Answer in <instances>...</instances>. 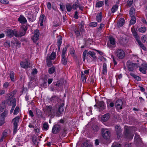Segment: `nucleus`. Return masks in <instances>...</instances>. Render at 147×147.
Returning <instances> with one entry per match:
<instances>
[{
	"label": "nucleus",
	"mask_w": 147,
	"mask_h": 147,
	"mask_svg": "<svg viewBox=\"0 0 147 147\" xmlns=\"http://www.w3.org/2000/svg\"><path fill=\"white\" fill-rule=\"evenodd\" d=\"M9 76L11 81L12 82H14L15 74L13 71L11 70L10 71Z\"/></svg>",
	"instance_id": "bb28decb"
},
{
	"label": "nucleus",
	"mask_w": 147,
	"mask_h": 147,
	"mask_svg": "<svg viewBox=\"0 0 147 147\" xmlns=\"http://www.w3.org/2000/svg\"><path fill=\"white\" fill-rule=\"evenodd\" d=\"M104 5V1H99L96 3L95 5V7H96L99 8Z\"/></svg>",
	"instance_id": "473e14b6"
},
{
	"label": "nucleus",
	"mask_w": 147,
	"mask_h": 147,
	"mask_svg": "<svg viewBox=\"0 0 147 147\" xmlns=\"http://www.w3.org/2000/svg\"><path fill=\"white\" fill-rule=\"evenodd\" d=\"M115 55L118 59H122L125 57V53L123 49H116Z\"/></svg>",
	"instance_id": "20e7f679"
},
{
	"label": "nucleus",
	"mask_w": 147,
	"mask_h": 147,
	"mask_svg": "<svg viewBox=\"0 0 147 147\" xmlns=\"http://www.w3.org/2000/svg\"><path fill=\"white\" fill-rule=\"evenodd\" d=\"M62 43V36L60 35L59 38L57 39V46L59 49V50L61 45Z\"/></svg>",
	"instance_id": "7c9ffc66"
},
{
	"label": "nucleus",
	"mask_w": 147,
	"mask_h": 147,
	"mask_svg": "<svg viewBox=\"0 0 147 147\" xmlns=\"http://www.w3.org/2000/svg\"><path fill=\"white\" fill-rule=\"evenodd\" d=\"M110 117V114L109 113H107L102 115L101 119L102 121L106 122L109 119Z\"/></svg>",
	"instance_id": "dca6fc26"
},
{
	"label": "nucleus",
	"mask_w": 147,
	"mask_h": 147,
	"mask_svg": "<svg viewBox=\"0 0 147 147\" xmlns=\"http://www.w3.org/2000/svg\"><path fill=\"white\" fill-rule=\"evenodd\" d=\"M19 111V107L18 106H16L15 108V109L14 111L13 114L14 115H17Z\"/></svg>",
	"instance_id": "8fccbe9b"
},
{
	"label": "nucleus",
	"mask_w": 147,
	"mask_h": 147,
	"mask_svg": "<svg viewBox=\"0 0 147 147\" xmlns=\"http://www.w3.org/2000/svg\"><path fill=\"white\" fill-rule=\"evenodd\" d=\"M64 103H62L60 105L58 109V114H57V116H59L61 114L63 113L64 109Z\"/></svg>",
	"instance_id": "ddd939ff"
},
{
	"label": "nucleus",
	"mask_w": 147,
	"mask_h": 147,
	"mask_svg": "<svg viewBox=\"0 0 147 147\" xmlns=\"http://www.w3.org/2000/svg\"><path fill=\"white\" fill-rule=\"evenodd\" d=\"M146 30V28L145 26L141 27L138 29L139 32L142 33H145Z\"/></svg>",
	"instance_id": "58836bf2"
},
{
	"label": "nucleus",
	"mask_w": 147,
	"mask_h": 147,
	"mask_svg": "<svg viewBox=\"0 0 147 147\" xmlns=\"http://www.w3.org/2000/svg\"><path fill=\"white\" fill-rule=\"evenodd\" d=\"M131 20L130 21V24L131 25L134 24L136 22V19L135 16H130Z\"/></svg>",
	"instance_id": "c85d7f7f"
},
{
	"label": "nucleus",
	"mask_w": 147,
	"mask_h": 147,
	"mask_svg": "<svg viewBox=\"0 0 147 147\" xmlns=\"http://www.w3.org/2000/svg\"><path fill=\"white\" fill-rule=\"evenodd\" d=\"M107 72V64L105 63L103 64L102 74L104 75L106 74Z\"/></svg>",
	"instance_id": "b1692460"
},
{
	"label": "nucleus",
	"mask_w": 147,
	"mask_h": 147,
	"mask_svg": "<svg viewBox=\"0 0 147 147\" xmlns=\"http://www.w3.org/2000/svg\"><path fill=\"white\" fill-rule=\"evenodd\" d=\"M97 25V23L96 22H90L89 24V26L90 27H96Z\"/></svg>",
	"instance_id": "3c124183"
},
{
	"label": "nucleus",
	"mask_w": 147,
	"mask_h": 147,
	"mask_svg": "<svg viewBox=\"0 0 147 147\" xmlns=\"http://www.w3.org/2000/svg\"><path fill=\"white\" fill-rule=\"evenodd\" d=\"M107 104L108 109H110L111 107H113L114 106V103L112 102L111 99H107Z\"/></svg>",
	"instance_id": "aec40b11"
},
{
	"label": "nucleus",
	"mask_w": 147,
	"mask_h": 147,
	"mask_svg": "<svg viewBox=\"0 0 147 147\" xmlns=\"http://www.w3.org/2000/svg\"><path fill=\"white\" fill-rule=\"evenodd\" d=\"M29 26L28 24L22 25L20 27L19 32L15 29L13 30L11 29H7L5 31L6 34L10 38L14 36L17 38H21L26 34Z\"/></svg>",
	"instance_id": "f257e3e1"
},
{
	"label": "nucleus",
	"mask_w": 147,
	"mask_h": 147,
	"mask_svg": "<svg viewBox=\"0 0 147 147\" xmlns=\"http://www.w3.org/2000/svg\"><path fill=\"white\" fill-rule=\"evenodd\" d=\"M121 145L117 143H114L112 146L111 147H121Z\"/></svg>",
	"instance_id": "bf43d9fd"
},
{
	"label": "nucleus",
	"mask_w": 147,
	"mask_h": 147,
	"mask_svg": "<svg viewBox=\"0 0 147 147\" xmlns=\"http://www.w3.org/2000/svg\"><path fill=\"white\" fill-rule=\"evenodd\" d=\"M78 13L77 11H76L75 12V14L74 16V18L76 19H77L78 18Z\"/></svg>",
	"instance_id": "774afa93"
},
{
	"label": "nucleus",
	"mask_w": 147,
	"mask_h": 147,
	"mask_svg": "<svg viewBox=\"0 0 147 147\" xmlns=\"http://www.w3.org/2000/svg\"><path fill=\"white\" fill-rule=\"evenodd\" d=\"M52 86L53 87V88L56 89L57 91L59 90V88H61L62 86L61 83L59 81L53 82L52 84Z\"/></svg>",
	"instance_id": "9b49d317"
},
{
	"label": "nucleus",
	"mask_w": 147,
	"mask_h": 147,
	"mask_svg": "<svg viewBox=\"0 0 147 147\" xmlns=\"http://www.w3.org/2000/svg\"><path fill=\"white\" fill-rule=\"evenodd\" d=\"M130 75L131 76L133 77L137 81H140L141 80V78L140 77L136 75L134 73H130Z\"/></svg>",
	"instance_id": "c9c22d12"
},
{
	"label": "nucleus",
	"mask_w": 147,
	"mask_h": 147,
	"mask_svg": "<svg viewBox=\"0 0 147 147\" xmlns=\"http://www.w3.org/2000/svg\"><path fill=\"white\" fill-rule=\"evenodd\" d=\"M46 18L45 15L43 14H41L40 17L39 21H40V26H43V22L45 21Z\"/></svg>",
	"instance_id": "412c9836"
},
{
	"label": "nucleus",
	"mask_w": 147,
	"mask_h": 147,
	"mask_svg": "<svg viewBox=\"0 0 147 147\" xmlns=\"http://www.w3.org/2000/svg\"><path fill=\"white\" fill-rule=\"evenodd\" d=\"M37 136L33 135L32 136V140L33 144L35 145H38V142H37L38 137Z\"/></svg>",
	"instance_id": "5701e85b"
},
{
	"label": "nucleus",
	"mask_w": 147,
	"mask_h": 147,
	"mask_svg": "<svg viewBox=\"0 0 147 147\" xmlns=\"http://www.w3.org/2000/svg\"><path fill=\"white\" fill-rule=\"evenodd\" d=\"M121 129H117L116 131L117 135V138L118 139H119L121 137Z\"/></svg>",
	"instance_id": "79ce46f5"
},
{
	"label": "nucleus",
	"mask_w": 147,
	"mask_h": 147,
	"mask_svg": "<svg viewBox=\"0 0 147 147\" xmlns=\"http://www.w3.org/2000/svg\"><path fill=\"white\" fill-rule=\"evenodd\" d=\"M95 53L94 51H89L87 55H88L90 56L94 59L96 60L97 59V57L95 56Z\"/></svg>",
	"instance_id": "c756f323"
},
{
	"label": "nucleus",
	"mask_w": 147,
	"mask_h": 147,
	"mask_svg": "<svg viewBox=\"0 0 147 147\" xmlns=\"http://www.w3.org/2000/svg\"><path fill=\"white\" fill-rule=\"evenodd\" d=\"M135 9L134 7H131L129 10V14L130 16H134L135 13Z\"/></svg>",
	"instance_id": "ea45409f"
},
{
	"label": "nucleus",
	"mask_w": 147,
	"mask_h": 147,
	"mask_svg": "<svg viewBox=\"0 0 147 147\" xmlns=\"http://www.w3.org/2000/svg\"><path fill=\"white\" fill-rule=\"evenodd\" d=\"M139 70L141 72L144 74H146V69L144 67H140Z\"/></svg>",
	"instance_id": "13d9d810"
},
{
	"label": "nucleus",
	"mask_w": 147,
	"mask_h": 147,
	"mask_svg": "<svg viewBox=\"0 0 147 147\" xmlns=\"http://www.w3.org/2000/svg\"><path fill=\"white\" fill-rule=\"evenodd\" d=\"M111 59L113 60L114 65H116L117 64V63L115 60V59L114 57V56L113 55H111Z\"/></svg>",
	"instance_id": "69168bd1"
},
{
	"label": "nucleus",
	"mask_w": 147,
	"mask_h": 147,
	"mask_svg": "<svg viewBox=\"0 0 147 147\" xmlns=\"http://www.w3.org/2000/svg\"><path fill=\"white\" fill-rule=\"evenodd\" d=\"M74 32L75 34L77 36H78L80 35V32L79 30L77 29H75L74 30Z\"/></svg>",
	"instance_id": "680f3d73"
},
{
	"label": "nucleus",
	"mask_w": 147,
	"mask_h": 147,
	"mask_svg": "<svg viewBox=\"0 0 147 147\" xmlns=\"http://www.w3.org/2000/svg\"><path fill=\"white\" fill-rule=\"evenodd\" d=\"M109 40L111 44L112 45H114L116 44V41L115 39L113 36H110L109 38Z\"/></svg>",
	"instance_id": "2f4dec72"
},
{
	"label": "nucleus",
	"mask_w": 147,
	"mask_h": 147,
	"mask_svg": "<svg viewBox=\"0 0 147 147\" xmlns=\"http://www.w3.org/2000/svg\"><path fill=\"white\" fill-rule=\"evenodd\" d=\"M87 51L86 50H85L84 51L83 53V61H85V57H86V55L87 54Z\"/></svg>",
	"instance_id": "e2e57ef3"
},
{
	"label": "nucleus",
	"mask_w": 147,
	"mask_h": 147,
	"mask_svg": "<svg viewBox=\"0 0 147 147\" xmlns=\"http://www.w3.org/2000/svg\"><path fill=\"white\" fill-rule=\"evenodd\" d=\"M55 71V67L54 66H52L49 68L48 72L50 74H52Z\"/></svg>",
	"instance_id": "72a5a7b5"
},
{
	"label": "nucleus",
	"mask_w": 147,
	"mask_h": 147,
	"mask_svg": "<svg viewBox=\"0 0 147 147\" xmlns=\"http://www.w3.org/2000/svg\"><path fill=\"white\" fill-rule=\"evenodd\" d=\"M61 125L59 124L55 125L53 127L52 129H61Z\"/></svg>",
	"instance_id": "6e6d98bb"
},
{
	"label": "nucleus",
	"mask_w": 147,
	"mask_h": 147,
	"mask_svg": "<svg viewBox=\"0 0 147 147\" xmlns=\"http://www.w3.org/2000/svg\"><path fill=\"white\" fill-rule=\"evenodd\" d=\"M89 144L88 143L87 141H86L82 143L81 147H87Z\"/></svg>",
	"instance_id": "5fc2aeb1"
},
{
	"label": "nucleus",
	"mask_w": 147,
	"mask_h": 147,
	"mask_svg": "<svg viewBox=\"0 0 147 147\" xmlns=\"http://www.w3.org/2000/svg\"><path fill=\"white\" fill-rule=\"evenodd\" d=\"M27 17L29 21L33 22L35 20L36 16L34 14H28Z\"/></svg>",
	"instance_id": "6ab92c4d"
},
{
	"label": "nucleus",
	"mask_w": 147,
	"mask_h": 147,
	"mask_svg": "<svg viewBox=\"0 0 147 147\" xmlns=\"http://www.w3.org/2000/svg\"><path fill=\"white\" fill-rule=\"evenodd\" d=\"M80 5L79 1L78 0L74 3L72 5V8L74 10H76Z\"/></svg>",
	"instance_id": "cd10ccee"
},
{
	"label": "nucleus",
	"mask_w": 147,
	"mask_h": 147,
	"mask_svg": "<svg viewBox=\"0 0 147 147\" xmlns=\"http://www.w3.org/2000/svg\"><path fill=\"white\" fill-rule=\"evenodd\" d=\"M56 53L54 52H53L49 57V59L51 60H54L56 57Z\"/></svg>",
	"instance_id": "4c0bfd02"
},
{
	"label": "nucleus",
	"mask_w": 147,
	"mask_h": 147,
	"mask_svg": "<svg viewBox=\"0 0 147 147\" xmlns=\"http://www.w3.org/2000/svg\"><path fill=\"white\" fill-rule=\"evenodd\" d=\"M126 64L128 70L131 72L133 71L135 67H137L136 63H132L130 61H128Z\"/></svg>",
	"instance_id": "0eeeda50"
},
{
	"label": "nucleus",
	"mask_w": 147,
	"mask_h": 147,
	"mask_svg": "<svg viewBox=\"0 0 147 147\" xmlns=\"http://www.w3.org/2000/svg\"><path fill=\"white\" fill-rule=\"evenodd\" d=\"M6 97H8L9 98L8 99H9L10 100H13V99L15 98H14V95H13V94L11 92L7 94Z\"/></svg>",
	"instance_id": "a19ab883"
},
{
	"label": "nucleus",
	"mask_w": 147,
	"mask_h": 147,
	"mask_svg": "<svg viewBox=\"0 0 147 147\" xmlns=\"http://www.w3.org/2000/svg\"><path fill=\"white\" fill-rule=\"evenodd\" d=\"M123 102L121 99H118L117 100L115 103V108L116 110L119 111L122 109V106Z\"/></svg>",
	"instance_id": "9d476101"
},
{
	"label": "nucleus",
	"mask_w": 147,
	"mask_h": 147,
	"mask_svg": "<svg viewBox=\"0 0 147 147\" xmlns=\"http://www.w3.org/2000/svg\"><path fill=\"white\" fill-rule=\"evenodd\" d=\"M7 103V99L6 100L3 101L0 104V112H2L4 109L6 107Z\"/></svg>",
	"instance_id": "4468645a"
},
{
	"label": "nucleus",
	"mask_w": 147,
	"mask_h": 147,
	"mask_svg": "<svg viewBox=\"0 0 147 147\" xmlns=\"http://www.w3.org/2000/svg\"><path fill=\"white\" fill-rule=\"evenodd\" d=\"M130 129H125L123 132V135L125 138L127 139H132L134 134L130 131Z\"/></svg>",
	"instance_id": "6e6552de"
},
{
	"label": "nucleus",
	"mask_w": 147,
	"mask_h": 147,
	"mask_svg": "<svg viewBox=\"0 0 147 147\" xmlns=\"http://www.w3.org/2000/svg\"><path fill=\"white\" fill-rule=\"evenodd\" d=\"M52 132L54 134H57L59 133L61 129H52Z\"/></svg>",
	"instance_id": "052dcab7"
},
{
	"label": "nucleus",
	"mask_w": 147,
	"mask_h": 147,
	"mask_svg": "<svg viewBox=\"0 0 147 147\" xmlns=\"http://www.w3.org/2000/svg\"><path fill=\"white\" fill-rule=\"evenodd\" d=\"M8 111L7 109H5L4 111L0 115L1 119L5 121V119L7 115Z\"/></svg>",
	"instance_id": "4be33fe9"
},
{
	"label": "nucleus",
	"mask_w": 147,
	"mask_h": 147,
	"mask_svg": "<svg viewBox=\"0 0 147 147\" xmlns=\"http://www.w3.org/2000/svg\"><path fill=\"white\" fill-rule=\"evenodd\" d=\"M118 8V6L117 5H113L111 9V11L112 13H114L116 12Z\"/></svg>",
	"instance_id": "e433bc0d"
},
{
	"label": "nucleus",
	"mask_w": 147,
	"mask_h": 147,
	"mask_svg": "<svg viewBox=\"0 0 147 147\" xmlns=\"http://www.w3.org/2000/svg\"><path fill=\"white\" fill-rule=\"evenodd\" d=\"M102 13L101 12H100L97 14L96 17V20L98 22H100L102 21Z\"/></svg>",
	"instance_id": "393cba45"
},
{
	"label": "nucleus",
	"mask_w": 147,
	"mask_h": 147,
	"mask_svg": "<svg viewBox=\"0 0 147 147\" xmlns=\"http://www.w3.org/2000/svg\"><path fill=\"white\" fill-rule=\"evenodd\" d=\"M81 77L82 79V81H84L85 80V82L86 81V76L84 74L82 71L81 72Z\"/></svg>",
	"instance_id": "09e8293b"
},
{
	"label": "nucleus",
	"mask_w": 147,
	"mask_h": 147,
	"mask_svg": "<svg viewBox=\"0 0 147 147\" xmlns=\"http://www.w3.org/2000/svg\"><path fill=\"white\" fill-rule=\"evenodd\" d=\"M4 46L6 48H9L10 46V41H7L5 42L3 44Z\"/></svg>",
	"instance_id": "49530a36"
},
{
	"label": "nucleus",
	"mask_w": 147,
	"mask_h": 147,
	"mask_svg": "<svg viewBox=\"0 0 147 147\" xmlns=\"http://www.w3.org/2000/svg\"><path fill=\"white\" fill-rule=\"evenodd\" d=\"M58 100V98L56 96H53L50 99V101L53 102H56V101Z\"/></svg>",
	"instance_id": "c03bdc74"
},
{
	"label": "nucleus",
	"mask_w": 147,
	"mask_h": 147,
	"mask_svg": "<svg viewBox=\"0 0 147 147\" xmlns=\"http://www.w3.org/2000/svg\"><path fill=\"white\" fill-rule=\"evenodd\" d=\"M9 99H7V104L9 106L11 105V104H12V108L14 109L16 105V99L15 98L10 100Z\"/></svg>",
	"instance_id": "f3484780"
},
{
	"label": "nucleus",
	"mask_w": 147,
	"mask_h": 147,
	"mask_svg": "<svg viewBox=\"0 0 147 147\" xmlns=\"http://www.w3.org/2000/svg\"><path fill=\"white\" fill-rule=\"evenodd\" d=\"M0 2L3 4H8L9 2L7 0H0Z\"/></svg>",
	"instance_id": "0e129e2a"
},
{
	"label": "nucleus",
	"mask_w": 147,
	"mask_h": 147,
	"mask_svg": "<svg viewBox=\"0 0 147 147\" xmlns=\"http://www.w3.org/2000/svg\"><path fill=\"white\" fill-rule=\"evenodd\" d=\"M125 21L124 18H121L119 19L117 23V25L120 27L123 26L125 23Z\"/></svg>",
	"instance_id": "a878e982"
},
{
	"label": "nucleus",
	"mask_w": 147,
	"mask_h": 147,
	"mask_svg": "<svg viewBox=\"0 0 147 147\" xmlns=\"http://www.w3.org/2000/svg\"><path fill=\"white\" fill-rule=\"evenodd\" d=\"M131 30L133 36L135 38L136 42L138 44L139 46L144 50H146V48L143 43L145 42L146 40V36L145 35L142 36L141 37V40L142 42V43L140 40V37L135 28H131Z\"/></svg>",
	"instance_id": "f03ea898"
},
{
	"label": "nucleus",
	"mask_w": 147,
	"mask_h": 147,
	"mask_svg": "<svg viewBox=\"0 0 147 147\" xmlns=\"http://www.w3.org/2000/svg\"><path fill=\"white\" fill-rule=\"evenodd\" d=\"M18 21L21 24H25L27 22L26 18L22 15L20 16L19 18H18Z\"/></svg>",
	"instance_id": "2eb2a0df"
},
{
	"label": "nucleus",
	"mask_w": 147,
	"mask_h": 147,
	"mask_svg": "<svg viewBox=\"0 0 147 147\" xmlns=\"http://www.w3.org/2000/svg\"><path fill=\"white\" fill-rule=\"evenodd\" d=\"M101 135L102 137L107 141H109L110 138L111 133L108 131H105L106 129H101Z\"/></svg>",
	"instance_id": "39448f33"
},
{
	"label": "nucleus",
	"mask_w": 147,
	"mask_h": 147,
	"mask_svg": "<svg viewBox=\"0 0 147 147\" xmlns=\"http://www.w3.org/2000/svg\"><path fill=\"white\" fill-rule=\"evenodd\" d=\"M88 110H89V112H86V114L87 115L89 116H90L92 114V107H89L88 108Z\"/></svg>",
	"instance_id": "de8ad7c7"
},
{
	"label": "nucleus",
	"mask_w": 147,
	"mask_h": 147,
	"mask_svg": "<svg viewBox=\"0 0 147 147\" xmlns=\"http://www.w3.org/2000/svg\"><path fill=\"white\" fill-rule=\"evenodd\" d=\"M60 134L61 137H65L66 134V131L65 129H61L59 132Z\"/></svg>",
	"instance_id": "f704fd0d"
},
{
	"label": "nucleus",
	"mask_w": 147,
	"mask_h": 147,
	"mask_svg": "<svg viewBox=\"0 0 147 147\" xmlns=\"http://www.w3.org/2000/svg\"><path fill=\"white\" fill-rule=\"evenodd\" d=\"M49 127V125L47 122H45L43 125L42 129H48Z\"/></svg>",
	"instance_id": "4d7b16f0"
},
{
	"label": "nucleus",
	"mask_w": 147,
	"mask_h": 147,
	"mask_svg": "<svg viewBox=\"0 0 147 147\" xmlns=\"http://www.w3.org/2000/svg\"><path fill=\"white\" fill-rule=\"evenodd\" d=\"M39 31L38 29H37L34 30V35L31 37L32 40L34 43H36L37 41L39 39Z\"/></svg>",
	"instance_id": "423d86ee"
},
{
	"label": "nucleus",
	"mask_w": 147,
	"mask_h": 147,
	"mask_svg": "<svg viewBox=\"0 0 147 147\" xmlns=\"http://www.w3.org/2000/svg\"><path fill=\"white\" fill-rule=\"evenodd\" d=\"M68 46H69V45H67L65 46V47L63 48L62 51L61 63L64 66H65L67 65L68 61V57H66V51Z\"/></svg>",
	"instance_id": "7ed1b4c3"
},
{
	"label": "nucleus",
	"mask_w": 147,
	"mask_h": 147,
	"mask_svg": "<svg viewBox=\"0 0 147 147\" xmlns=\"http://www.w3.org/2000/svg\"><path fill=\"white\" fill-rule=\"evenodd\" d=\"M67 11L70 12L71 11L72 8V6L69 3H67L65 5Z\"/></svg>",
	"instance_id": "a18cd8bd"
},
{
	"label": "nucleus",
	"mask_w": 147,
	"mask_h": 147,
	"mask_svg": "<svg viewBox=\"0 0 147 147\" xmlns=\"http://www.w3.org/2000/svg\"><path fill=\"white\" fill-rule=\"evenodd\" d=\"M20 119V117L19 116H17L15 117L13 120V122L16 123H18Z\"/></svg>",
	"instance_id": "864d4df0"
},
{
	"label": "nucleus",
	"mask_w": 147,
	"mask_h": 147,
	"mask_svg": "<svg viewBox=\"0 0 147 147\" xmlns=\"http://www.w3.org/2000/svg\"><path fill=\"white\" fill-rule=\"evenodd\" d=\"M134 0H128L126 3V6L127 7H130L133 4Z\"/></svg>",
	"instance_id": "37998d69"
},
{
	"label": "nucleus",
	"mask_w": 147,
	"mask_h": 147,
	"mask_svg": "<svg viewBox=\"0 0 147 147\" xmlns=\"http://www.w3.org/2000/svg\"><path fill=\"white\" fill-rule=\"evenodd\" d=\"M15 44L16 47V48L20 47L21 43L18 40H16Z\"/></svg>",
	"instance_id": "603ef678"
},
{
	"label": "nucleus",
	"mask_w": 147,
	"mask_h": 147,
	"mask_svg": "<svg viewBox=\"0 0 147 147\" xmlns=\"http://www.w3.org/2000/svg\"><path fill=\"white\" fill-rule=\"evenodd\" d=\"M134 139L137 140H138L140 139V136L137 133H136L135 135Z\"/></svg>",
	"instance_id": "338daca9"
},
{
	"label": "nucleus",
	"mask_w": 147,
	"mask_h": 147,
	"mask_svg": "<svg viewBox=\"0 0 147 147\" xmlns=\"http://www.w3.org/2000/svg\"><path fill=\"white\" fill-rule=\"evenodd\" d=\"M26 60L25 61H22L20 62V66L21 67L24 69H28L30 67L29 65L30 63L28 60Z\"/></svg>",
	"instance_id": "f8f14e48"
},
{
	"label": "nucleus",
	"mask_w": 147,
	"mask_h": 147,
	"mask_svg": "<svg viewBox=\"0 0 147 147\" xmlns=\"http://www.w3.org/2000/svg\"><path fill=\"white\" fill-rule=\"evenodd\" d=\"M98 108L99 109V111L101 112L106 109V105L103 101L98 102Z\"/></svg>",
	"instance_id": "1a4fd4ad"
},
{
	"label": "nucleus",
	"mask_w": 147,
	"mask_h": 147,
	"mask_svg": "<svg viewBox=\"0 0 147 147\" xmlns=\"http://www.w3.org/2000/svg\"><path fill=\"white\" fill-rule=\"evenodd\" d=\"M48 113L49 114L52 115H56L58 114V112L55 109H53L51 107L49 108L48 110Z\"/></svg>",
	"instance_id": "a211bd4d"
}]
</instances>
